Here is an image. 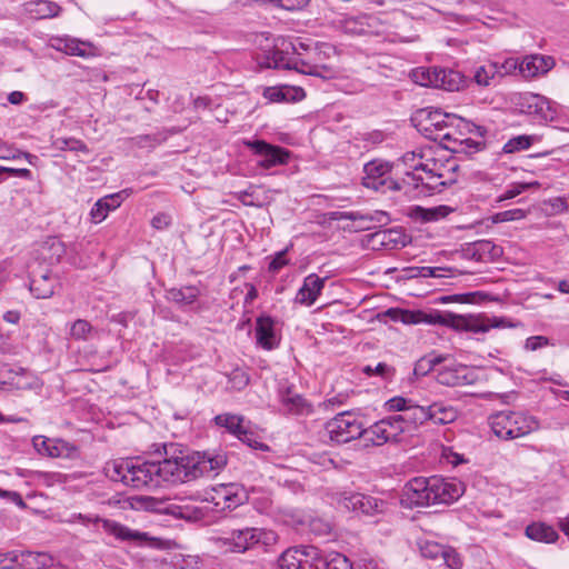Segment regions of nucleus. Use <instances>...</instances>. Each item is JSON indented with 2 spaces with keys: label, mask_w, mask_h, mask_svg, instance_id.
<instances>
[{
  "label": "nucleus",
  "mask_w": 569,
  "mask_h": 569,
  "mask_svg": "<svg viewBox=\"0 0 569 569\" xmlns=\"http://www.w3.org/2000/svg\"><path fill=\"white\" fill-rule=\"evenodd\" d=\"M273 326V320L267 316L259 317L256 321L257 343L266 350H272L278 346Z\"/></svg>",
  "instance_id": "nucleus-23"
},
{
  "label": "nucleus",
  "mask_w": 569,
  "mask_h": 569,
  "mask_svg": "<svg viewBox=\"0 0 569 569\" xmlns=\"http://www.w3.org/2000/svg\"><path fill=\"white\" fill-rule=\"evenodd\" d=\"M441 561L450 569H460L462 567V559L460 555L452 548H445Z\"/></svg>",
  "instance_id": "nucleus-47"
},
{
  "label": "nucleus",
  "mask_w": 569,
  "mask_h": 569,
  "mask_svg": "<svg viewBox=\"0 0 569 569\" xmlns=\"http://www.w3.org/2000/svg\"><path fill=\"white\" fill-rule=\"evenodd\" d=\"M164 513L171 515L179 519L188 521L197 520L200 517V510L194 507L179 505L177 502H168L161 509Z\"/></svg>",
  "instance_id": "nucleus-33"
},
{
  "label": "nucleus",
  "mask_w": 569,
  "mask_h": 569,
  "mask_svg": "<svg viewBox=\"0 0 569 569\" xmlns=\"http://www.w3.org/2000/svg\"><path fill=\"white\" fill-rule=\"evenodd\" d=\"M446 546L440 545L435 541H425L420 545V552L422 557L432 559V560H441L443 556Z\"/></svg>",
  "instance_id": "nucleus-43"
},
{
  "label": "nucleus",
  "mask_w": 569,
  "mask_h": 569,
  "mask_svg": "<svg viewBox=\"0 0 569 569\" xmlns=\"http://www.w3.org/2000/svg\"><path fill=\"white\" fill-rule=\"evenodd\" d=\"M433 87L447 91H458L463 87V76L452 69L433 67Z\"/></svg>",
  "instance_id": "nucleus-21"
},
{
  "label": "nucleus",
  "mask_w": 569,
  "mask_h": 569,
  "mask_svg": "<svg viewBox=\"0 0 569 569\" xmlns=\"http://www.w3.org/2000/svg\"><path fill=\"white\" fill-rule=\"evenodd\" d=\"M279 3V7L288 10V11H295L300 10L305 8L310 0H277Z\"/></svg>",
  "instance_id": "nucleus-55"
},
{
  "label": "nucleus",
  "mask_w": 569,
  "mask_h": 569,
  "mask_svg": "<svg viewBox=\"0 0 569 569\" xmlns=\"http://www.w3.org/2000/svg\"><path fill=\"white\" fill-rule=\"evenodd\" d=\"M3 320L8 323L17 325L20 320V312L17 310H9L4 312Z\"/></svg>",
  "instance_id": "nucleus-63"
},
{
  "label": "nucleus",
  "mask_w": 569,
  "mask_h": 569,
  "mask_svg": "<svg viewBox=\"0 0 569 569\" xmlns=\"http://www.w3.org/2000/svg\"><path fill=\"white\" fill-rule=\"evenodd\" d=\"M200 291L197 287L187 286L182 288H172L168 290L167 298L179 305H191L199 297Z\"/></svg>",
  "instance_id": "nucleus-31"
},
{
  "label": "nucleus",
  "mask_w": 569,
  "mask_h": 569,
  "mask_svg": "<svg viewBox=\"0 0 569 569\" xmlns=\"http://www.w3.org/2000/svg\"><path fill=\"white\" fill-rule=\"evenodd\" d=\"M411 169L413 171H418V170H422L423 172H426L431 179L435 178V177H438L440 178L441 176L440 174H435L433 173V169L430 167V164L428 162H422V156H419V162L418 163H412L411 164Z\"/></svg>",
  "instance_id": "nucleus-58"
},
{
  "label": "nucleus",
  "mask_w": 569,
  "mask_h": 569,
  "mask_svg": "<svg viewBox=\"0 0 569 569\" xmlns=\"http://www.w3.org/2000/svg\"><path fill=\"white\" fill-rule=\"evenodd\" d=\"M218 495L224 500L227 508H236L243 502V495H241L238 487L234 485L223 486Z\"/></svg>",
  "instance_id": "nucleus-37"
},
{
  "label": "nucleus",
  "mask_w": 569,
  "mask_h": 569,
  "mask_svg": "<svg viewBox=\"0 0 569 569\" xmlns=\"http://www.w3.org/2000/svg\"><path fill=\"white\" fill-rule=\"evenodd\" d=\"M130 141L139 148H146V147L152 148L159 142L158 138L156 136H151V134H140V136L131 138Z\"/></svg>",
  "instance_id": "nucleus-53"
},
{
  "label": "nucleus",
  "mask_w": 569,
  "mask_h": 569,
  "mask_svg": "<svg viewBox=\"0 0 569 569\" xmlns=\"http://www.w3.org/2000/svg\"><path fill=\"white\" fill-rule=\"evenodd\" d=\"M372 247H379L387 250H393L407 246L410 241L409 236L400 228L382 229L370 236Z\"/></svg>",
  "instance_id": "nucleus-17"
},
{
  "label": "nucleus",
  "mask_w": 569,
  "mask_h": 569,
  "mask_svg": "<svg viewBox=\"0 0 569 569\" xmlns=\"http://www.w3.org/2000/svg\"><path fill=\"white\" fill-rule=\"evenodd\" d=\"M326 430L332 441L347 443L358 438L363 439L365 425L359 413L343 411L326 423Z\"/></svg>",
  "instance_id": "nucleus-8"
},
{
  "label": "nucleus",
  "mask_w": 569,
  "mask_h": 569,
  "mask_svg": "<svg viewBox=\"0 0 569 569\" xmlns=\"http://www.w3.org/2000/svg\"><path fill=\"white\" fill-rule=\"evenodd\" d=\"M127 197V191L122 190L117 193H112L99 199L90 213H108L109 211L116 210Z\"/></svg>",
  "instance_id": "nucleus-32"
},
{
  "label": "nucleus",
  "mask_w": 569,
  "mask_h": 569,
  "mask_svg": "<svg viewBox=\"0 0 569 569\" xmlns=\"http://www.w3.org/2000/svg\"><path fill=\"white\" fill-rule=\"evenodd\" d=\"M386 408L389 411L401 412L400 416L409 432L430 421L429 405L419 406L413 403L411 399L393 397L386 402Z\"/></svg>",
  "instance_id": "nucleus-11"
},
{
  "label": "nucleus",
  "mask_w": 569,
  "mask_h": 569,
  "mask_svg": "<svg viewBox=\"0 0 569 569\" xmlns=\"http://www.w3.org/2000/svg\"><path fill=\"white\" fill-rule=\"evenodd\" d=\"M421 118L420 130L423 131L427 138L433 141H439L443 147L447 140H450L452 130L456 129L455 122L460 121L453 114L442 112L438 109H421L419 111Z\"/></svg>",
  "instance_id": "nucleus-7"
},
{
  "label": "nucleus",
  "mask_w": 569,
  "mask_h": 569,
  "mask_svg": "<svg viewBox=\"0 0 569 569\" xmlns=\"http://www.w3.org/2000/svg\"><path fill=\"white\" fill-rule=\"evenodd\" d=\"M326 569H353L350 560L342 553L335 552L323 558Z\"/></svg>",
  "instance_id": "nucleus-42"
},
{
  "label": "nucleus",
  "mask_w": 569,
  "mask_h": 569,
  "mask_svg": "<svg viewBox=\"0 0 569 569\" xmlns=\"http://www.w3.org/2000/svg\"><path fill=\"white\" fill-rule=\"evenodd\" d=\"M462 491V483L453 479L417 477L405 486L401 502L409 508L450 503L457 500Z\"/></svg>",
  "instance_id": "nucleus-3"
},
{
  "label": "nucleus",
  "mask_w": 569,
  "mask_h": 569,
  "mask_svg": "<svg viewBox=\"0 0 569 569\" xmlns=\"http://www.w3.org/2000/svg\"><path fill=\"white\" fill-rule=\"evenodd\" d=\"M214 422L217 426L226 428L230 433L236 437L243 429V417L231 415V413H222L214 417Z\"/></svg>",
  "instance_id": "nucleus-34"
},
{
  "label": "nucleus",
  "mask_w": 569,
  "mask_h": 569,
  "mask_svg": "<svg viewBox=\"0 0 569 569\" xmlns=\"http://www.w3.org/2000/svg\"><path fill=\"white\" fill-rule=\"evenodd\" d=\"M393 372H395L393 368H391L390 366H388L385 362H379L375 367V375H378L386 379L390 378L393 375Z\"/></svg>",
  "instance_id": "nucleus-61"
},
{
  "label": "nucleus",
  "mask_w": 569,
  "mask_h": 569,
  "mask_svg": "<svg viewBox=\"0 0 569 569\" xmlns=\"http://www.w3.org/2000/svg\"><path fill=\"white\" fill-rule=\"evenodd\" d=\"M32 445L36 451L46 457L60 458L68 457L73 446L58 438H47L44 436H36L32 438Z\"/></svg>",
  "instance_id": "nucleus-18"
},
{
  "label": "nucleus",
  "mask_w": 569,
  "mask_h": 569,
  "mask_svg": "<svg viewBox=\"0 0 569 569\" xmlns=\"http://www.w3.org/2000/svg\"><path fill=\"white\" fill-rule=\"evenodd\" d=\"M282 410L286 413L296 416H309L312 413V406L299 393L287 389L280 396Z\"/></svg>",
  "instance_id": "nucleus-22"
},
{
  "label": "nucleus",
  "mask_w": 569,
  "mask_h": 569,
  "mask_svg": "<svg viewBox=\"0 0 569 569\" xmlns=\"http://www.w3.org/2000/svg\"><path fill=\"white\" fill-rule=\"evenodd\" d=\"M6 557L11 565L3 566V569H13L17 563L21 569H47L53 565V558L47 552L31 551H8Z\"/></svg>",
  "instance_id": "nucleus-16"
},
{
  "label": "nucleus",
  "mask_w": 569,
  "mask_h": 569,
  "mask_svg": "<svg viewBox=\"0 0 569 569\" xmlns=\"http://www.w3.org/2000/svg\"><path fill=\"white\" fill-rule=\"evenodd\" d=\"M237 438L239 440H241L242 442L247 443L250 448H253V449L267 448V446L263 445L262 442L258 441L254 438V435L251 431H249L246 427H243V429L240 431V433L237 436Z\"/></svg>",
  "instance_id": "nucleus-51"
},
{
  "label": "nucleus",
  "mask_w": 569,
  "mask_h": 569,
  "mask_svg": "<svg viewBox=\"0 0 569 569\" xmlns=\"http://www.w3.org/2000/svg\"><path fill=\"white\" fill-rule=\"evenodd\" d=\"M163 459L160 461L134 462L130 459L116 460L107 465L106 473L113 481H120L132 488L159 487L162 482L179 483L176 443L162 446Z\"/></svg>",
  "instance_id": "nucleus-1"
},
{
  "label": "nucleus",
  "mask_w": 569,
  "mask_h": 569,
  "mask_svg": "<svg viewBox=\"0 0 569 569\" xmlns=\"http://www.w3.org/2000/svg\"><path fill=\"white\" fill-rule=\"evenodd\" d=\"M498 68L497 76L520 74V61L516 58H507L503 62H492Z\"/></svg>",
  "instance_id": "nucleus-46"
},
{
  "label": "nucleus",
  "mask_w": 569,
  "mask_h": 569,
  "mask_svg": "<svg viewBox=\"0 0 569 569\" xmlns=\"http://www.w3.org/2000/svg\"><path fill=\"white\" fill-rule=\"evenodd\" d=\"M54 144L60 150L81 151L84 153L89 152L86 143L76 138H59L56 140Z\"/></svg>",
  "instance_id": "nucleus-44"
},
{
  "label": "nucleus",
  "mask_w": 569,
  "mask_h": 569,
  "mask_svg": "<svg viewBox=\"0 0 569 569\" xmlns=\"http://www.w3.org/2000/svg\"><path fill=\"white\" fill-rule=\"evenodd\" d=\"M94 332V328L84 319L76 320L70 328V336L76 340H89Z\"/></svg>",
  "instance_id": "nucleus-38"
},
{
  "label": "nucleus",
  "mask_w": 569,
  "mask_h": 569,
  "mask_svg": "<svg viewBox=\"0 0 569 569\" xmlns=\"http://www.w3.org/2000/svg\"><path fill=\"white\" fill-rule=\"evenodd\" d=\"M462 133L456 128L452 130L450 140L445 142L443 148L453 153H472L478 151L483 146L481 142L475 141L470 138H462Z\"/></svg>",
  "instance_id": "nucleus-27"
},
{
  "label": "nucleus",
  "mask_w": 569,
  "mask_h": 569,
  "mask_svg": "<svg viewBox=\"0 0 569 569\" xmlns=\"http://www.w3.org/2000/svg\"><path fill=\"white\" fill-rule=\"evenodd\" d=\"M381 421L386 426L387 433H389L392 441H399L403 433L409 432L400 415L383 418Z\"/></svg>",
  "instance_id": "nucleus-35"
},
{
  "label": "nucleus",
  "mask_w": 569,
  "mask_h": 569,
  "mask_svg": "<svg viewBox=\"0 0 569 569\" xmlns=\"http://www.w3.org/2000/svg\"><path fill=\"white\" fill-rule=\"evenodd\" d=\"M548 345V339L546 337H542V336H533V337H529L527 340H526V349L527 350H531V351H535L543 346H547Z\"/></svg>",
  "instance_id": "nucleus-56"
},
{
  "label": "nucleus",
  "mask_w": 569,
  "mask_h": 569,
  "mask_svg": "<svg viewBox=\"0 0 569 569\" xmlns=\"http://www.w3.org/2000/svg\"><path fill=\"white\" fill-rule=\"evenodd\" d=\"M419 156H422V154L416 153V152H407L406 154H403L402 161L406 166H408L411 169L412 163L419 162Z\"/></svg>",
  "instance_id": "nucleus-64"
},
{
  "label": "nucleus",
  "mask_w": 569,
  "mask_h": 569,
  "mask_svg": "<svg viewBox=\"0 0 569 569\" xmlns=\"http://www.w3.org/2000/svg\"><path fill=\"white\" fill-rule=\"evenodd\" d=\"M287 251L288 249H284L274 254L268 267L270 272H278L281 268L289 264V260L286 258Z\"/></svg>",
  "instance_id": "nucleus-52"
},
{
  "label": "nucleus",
  "mask_w": 569,
  "mask_h": 569,
  "mask_svg": "<svg viewBox=\"0 0 569 569\" xmlns=\"http://www.w3.org/2000/svg\"><path fill=\"white\" fill-rule=\"evenodd\" d=\"M555 67V60L550 56L530 54L520 61V74L526 78L543 76Z\"/></svg>",
  "instance_id": "nucleus-19"
},
{
  "label": "nucleus",
  "mask_w": 569,
  "mask_h": 569,
  "mask_svg": "<svg viewBox=\"0 0 569 569\" xmlns=\"http://www.w3.org/2000/svg\"><path fill=\"white\" fill-rule=\"evenodd\" d=\"M26 11L33 19H51L61 12V7L50 0H31L24 4Z\"/></svg>",
  "instance_id": "nucleus-25"
},
{
  "label": "nucleus",
  "mask_w": 569,
  "mask_h": 569,
  "mask_svg": "<svg viewBox=\"0 0 569 569\" xmlns=\"http://www.w3.org/2000/svg\"><path fill=\"white\" fill-rule=\"evenodd\" d=\"M0 497L11 500L20 508H26V502L23 501L21 495L16 491H8L0 488Z\"/></svg>",
  "instance_id": "nucleus-57"
},
{
  "label": "nucleus",
  "mask_w": 569,
  "mask_h": 569,
  "mask_svg": "<svg viewBox=\"0 0 569 569\" xmlns=\"http://www.w3.org/2000/svg\"><path fill=\"white\" fill-rule=\"evenodd\" d=\"M386 317L395 322H402L405 325H442L455 330L471 331V332H486L490 328H498L502 326V320L498 321L496 318H483L475 316L455 315L452 312H423L420 310H405L399 308H390L386 311Z\"/></svg>",
  "instance_id": "nucleus-2"
},
{
  "label": "nucleus",
  "mask_w": 569,
  "mask_h": 569,
  "mask_svg": "<svg viewBox=\"0 0 569 569\" xmlns=\"http://www.w3.org/2000/svg\"><path fill=\"white\" fill-rule=\"evenodd\" d=\"M4 172L10 173L11 176H16V177H21V178H27V179L31 178V171L26 168L14 169V168H8V167L0 166V174H2Z\"/></svg>",
  "instance_id": "nucleus-59"
},
{
  "label": "nucleus",
  "mask_w": 569,
  "mask_h": 569,
  "mask_svg": "<svg viewBox=\"0 0 569 569\" xmlns=\"http://www.w3.org/2000/svg\"><path fill=\"white\" fill-rule=\"evenodd\" d=\"M52 47L66 54L82 58L89 57L92 50V46L90 43L69 37L53 39Z\"/></svg>",
  "instance_id": "nucleus-24"
},
{
  "label": "nucleus",
  "mask_w": 569,
  "mask_h": 569,
  "mask_svg": "<svg viewBox=\"0 0 569 569\" xmlns=\"http://www.w3.org/2000/svg\"><path fill=\"white\" fill-rule=\"evenodd\" d=\"M179 482H188L200 477L217 472L227 465L223 452H192L182 450L177 445L176 450Z\"/></svg>",
  "instance_id": "nucleus-5"
},
{
  "label": "nucleus",
  "mask_w": 569,
  "mask_h": 569,
  "mask_svg": "<svg viewBox=\"0 0 569 569\" xmlns=\"http://www.w3.org/2000/svg\"><path fill=\"white\" fill-rule=\"evenodd\" d=\"M433 68H419L413 70L412 76L417 83L423 87H433Z\"/></svg>",
  "instance_id": "nucleus-49"
},
{
  "label": "nucleus",
  "mask_w": 569,
  "mask_h": 569,
  "mask_svg": "<svg viewBox=\"0 0 569 569\" xmlns=\"http://www.w3.org/2000/svg\"><path fill=\"white\" fill-rule=\"evenodd\" d=\"M338 502L345 509L359 512L365 516L381 513L386 508V502L383 500L359 492H343L340 495Z\"/></svg>",
  "instance_id": "nucleus-13"
},
{
  "label": "nucleus",
  "mask_w": 569,
  "mask_h": 569,
  "mask_svg": "<svg viewBox=\"0 0 569 569\" xmlns=\"http://www.w3.org/2000/svg\"><path fill=\"white\" fill-rule=\"evenodd\" d=\"M408 278H429L432 273V267H409L406 270Z\"/></svg>",
  "instance_id": "nucleus-54"
},
{
  "label": "nucleus",
  "mask_w": 569,
  "mask_h": 569,
  "mask_svg": "<svg viewBox=\"0 0 569 569\" xmlns=\"http://www.w3.org/2000/svg\"><path fill=\"white\" fill-rule=\"evenodd\" d=\"M443 361L441 356H426L419 359L415 366V375L417 376H426L437 365Z\"/></svg>",
  "instance_id": "nucleus-40"
},
{
  "label": "nucleus",
  "mask_w": 569,
  "mask_h": 569,
  "mask_svg": "<svg viewBox=\"0 0 569 569\" xmlns=\"http://www.w3.org/2000/svg\"><path fill=\"white\" fill-rule=\"evenodd\" d=\"M437 380L439 383L445 386H458L461 383V377L458 375L457 370L453 369H445L439 371L437 375Z\"/></svg>",
  "instance_id": "nucleus-48"
},
{
  "label": "nucleus",
  "mask_w": 569,
  "mask_h": 569,
  "mask_svg": "<svg viewBox=\"0 0 569 569\" xmlns=\"http://www.w3.org/2000/svg\"><path fill=\"white\" fill-rule=\"evenodd\" d=\"M77 519L79 521H81L82 523L92 521L91 518H89L88 516L81 515V513H79L77 516ZM93 521L101 522L102 528L107 533H109L122 541H131L132 540V541H138V542H148V541L156 540L154 538L149 537V535L147 532H140L137 530H132L129 527H127L120 522H117L114 520L100 519L97 517L96 519H93Z\"/></svg>",
  "instance_id": "nucleus-14"
},
{
  "label": "nucleus",
  "mask_w": 569,
  "mask_h": 569,
  "mask_svg": "<svg viewBox=\"0 0 569 569\" xmlns=\"http://www.w3.org/2000/svg\"><path fill=\"white\" fill-rule=\"evenodd\" d=\"M286 91H287V94L289 96V101H300L306 96L303 89L299 88V87L286 86Z\"/></svg>",
  "instance_id": "nucleus-60"
},
{
  "label": "nucleus",
  "mask_w": 569,
  "mask_h": 569,
  "mask_svg": "<svg viewBox=\"0 0 569 569\" xmlns=\"http://www.w3.org/2000/svg\"><path fill=\"white\" fill-rule=\"evenodd\" d=\"M325 278H320L316 273L307 276L302 287L298 290L296 302L311 306L317 300L325 286Z\"/></svg>",
  "instance_id": "nucleus-20"
},
{
  "label": "nucleus",
  "mask_w": 569,
  "mask_h": 569,
  "mask_svg": "<svg viewBox=\"0 0 569 569\" xmlns=\"http://www.w3.org/2000/svg\"><path fill=\"white\" fill-rule=\"evenodd\" d=\"M387 428L381 420L375 422L369 428H365L363 441L366 445L382 446L387 442H391L392 439L387 433Z\"/></svg>",
  "instance_id": "nucleus-30"
},
{
  "label": "nucleus",
  "mask_w": 569,
  "mask_h": 569,
  "mask_svg": "<svg viewBox=\"0 0 569 569\" xmlns=\"http://www.w3.org/2000/svg\"><path fill=\"white\" fill-rule=\"evenodd\" d=\"M309 530L316 537H328L332 531V526L329 521L322 518H312L309 521Z\"/></svg>",
  "instance_id": "nucleus-45"
},
{
  "label": "nucleus",
  "mask_w": 569,
  "mask_h": 569,
  "mask_svg": "<svg viewBox=\"0 0 569 569\" xmlns=\"http://www.w3.org/2000/svg\"><path fill=\"white\" fill-rule=\"evenodd\" d=\"M263 97L271 102L289 101L286 86L280 88H267L263 92Z\"/></svg>",
  "instance_id": "nucleus-50"
},
{
  "label": "nucleus",
  "mask_w": 569,
  "mask_h": 569,
  "mask_svg": "<svg viewBox=\"0 0 569 569\" xmlns=\"http://www.w3.org/2000/svg\"><path fill=\"white\" fill-rule=\"evenodd\" d=\"M498 68L492 62L481 66L476 69L473 73V80L479 86H489L490 80L497 76Z\"/></svg>",
  "instance_id": "nucleus-39"
},
{
  "label": "nucleus",
  "mask_w": 569,
  "mask_h": 569,
  "mask_svg": "<svg viewBox=\"0 0 569 569\" xmlns=\"http://www.w3.org/2000/svg\"><path fill=\"white\" fill-rule=\"evenodd\" d=\"M492 432L502 440L525 437L539 427L538 421L523 412L499 411L489 417Z\"/></svg>",
  "instance_id": "nucleus-6"
},
{
  "label": "nucleus",
  "mask_w": 569,
  "mask_h": 569,
  "mask_svg": "<svg viewBox=\"0 0 569 569\" xmlns=\"http://www.w3.org/2000/svg\"><path fill=\"white\" fill-rule=\"evenodd\" d=\"M323 557L313 546L289 548L278 559V569H321Z\"/></svg>",
  "instance_id": "nucleus-9"
},
{
  "label": "nucleus",
  "mask_w": 569,
  "mask_h": 569,
  "mask_svg": "<svg viewBox=\"0 0 569 569\" xmlns=\"http://www.w3.org/2000/svg\"><path fill=\"white\" fill-rule=\"evenodd\" d=\"M247 146L259 157V166L270 169L276 166L284 164L289 159V151L282 147L270 144L263 140L247 142Z\"/></svg>",
  "instance_id": "nucleus-15"
},
{
  "label": "nucleus",
  "mask_w": 569,
  "mask_h": 569,
  "mask_svg": "<svg viewBox=\"0 0 569 569\" xmlns=\"http://www.w3.org/2000/svg\"><path fill=\"white\" fill-rule=\"evenodd\" d=\"M57 284V278L49 271L33 276L30 281V291L38 299L50 298Z\"/></svg>",
  "instance_id": "nucleus-26"
},
{
  "label": "nucleus",
  "mask_w": 569,
  "mask_h": 569,
  "mask_svg": "<svg viewBox=\"0 0 569 569\" xmlns=\"http://www.w3.org/2000/svg\"><path fill=\"white\" fill-rule=\"evenodd\" d=\"M515 216H490L487 219L478 220L473 223H470L468 226H457V229H477V233H482L481 228L485 226L486 228H489L490 226H493L501 221H509L513 220Z\"/></svg>",
  "instance_id": "nucleus-41"
},
{
  "label": "nucleus",
  "mask_w": 569,
  "mask_h": 569,
  "mask_svg": "<svg viewBox=\"0 0 569 569\" xmlns=\"http://www.w3.org/2000/svg\"><path fill=\"white\" fill-rule=\"evenodd\" d=\"M391 164L381 160H372L365 164L362 184L375 191L386 193L387 191H400L405 184L390 177Z\"/></svg>",
  "instance_id": "nucleus-10"
},
{
  "label": "nucleus",
  "mask_w": 569,
  "mask_h": 569,
  "mask_svg": "<svg viewBox=\"0 0 569 569\" xmlns=\"http://www.w3.org/2000/svg\"><path fill=\"white\" fill-rule=\"evenodd\" d=\"M170 224V216H153L151 226L154 229H163Z\"/></svg>",
  "instance_id": "nucleus-62"
},
{
  "label": "nucleus",
  "mask_w": 569,
  "mask_h": 569,
  "mask_svg": "<svg viewBox=\"0 0 569 569\" xmlns=\"http://www.w3.org/2000/svg\"><path fill=\"white\" fill-rule=\"evenodd\" d=\"M537 140H538L537 136H527V134L517 136V137L509 139L505 143L502 150L506 153H513L517 151L527 150Z\"/></svg>",
  "instance_id": "nucleus-36"
},
{
  "label": "nucleus",
  "mask_w": 569,
  "mask_h": 569,
  "mask_svg": "<svg viewBox=\"0 0 569 569\" xmlns=\"http://www.w3.org/2000/svg\"><path fill=\"white\" fill-rule=\"evenodd\" d=\"M267 539L268 533L262 529L243 528L232 530L227 537L217 538L216 542L227 551L242 553L260 542L266 543Z\"/></svg>",
  "instance_id": "nucleus-12"
},
{
  "label": "nucleus",
  "mask_w": 569,
  "mask_h": 569,
  "mask_svg": "<svg viewBox=\"0 0 569 569\" xmlns=\"http://www.w3.org/2000/svg\"><path fill=\"white\" fill-rule=\"evenodd\" d=\"M262 64L267 68L293 70L301 74L322 79L332 78L335 74L333 68L322 62L320 50L315 48L305 57L292 43L286 49L274 48L267 51Z\"/></svg>",
  "instance_id": "nucleus-4"
},
{
  "label": "nucleus",
  "mask_w": 569,
  "mask_h": 569,
  "mask_svg": "<svg viewBox=\"0 0 569 569\" xmlns=\"http://www.w3.org/2000/svg\"><path fill=\"white\" fill-rule=\"evenodd\" d=\"M430 421L436 425H447L458 418V410L443 401H437L429 405Z\"/></svg>",
  "instance_id": "nucleus-29"
},
{
  "label": "nucleus",
  "mask_w": 569,
  "mask_h": 569,
  "mask_svg": "<svg viewBox=\"0 0 569 569\" xmlns=\"http://www.w3.org/2000/svg\"><path fill=\"white\" fill-rule=\"evenodd\" d=\"M526 536L538 542L553 543L558 540L559 535L555 528L545 522H532L526 527Z\"/></svg>",
  "instance_id": "nucleus-28"
}]
</instances>
